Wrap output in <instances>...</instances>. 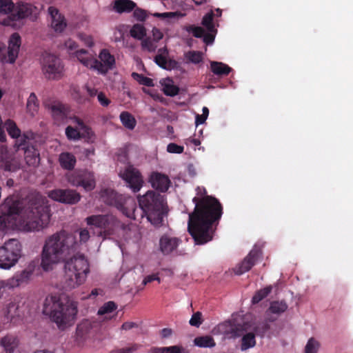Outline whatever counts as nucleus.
Wrapping results in <instances>:
<instances>
[{"label":"nucleus","mask_w":353,"mask_h":353,"mask_svg":"<svg viewBox=\"0 0 353 353\" xmlns=\"http://www.w3.org/2000/svg\"><path fill=\"white\" fill-rule=\"evenodd\" d=\"M0 230L17 225L19 216V225L26 232L40 230L48 225L50 219L49 207L39 194L29 197L24 205L14 196H8L0 205Z\"/></svg>","instance_id":"1"},{"label":"nucleus","mask_w":353,"mask_h":353,"mask_svg":"<svg viewBox=\"0 0 353 353\" xmlns=\"http://www.w3.org/2000/svg\"><path fill=\"white\" fill-rule=\"evenodd\" d=\"M198 196L192 199L194 211L189 214L188 230L195 243H208L213 239V224L218 222L223 214V207L214 196L207 195L204 187L196 189Z\"/></svg>","instance_id":"2"},{"label":"nucleus","mask_w":353,"mask_h":353,"mask_svg":"<svg viewBox=\"0 0 353 353\" xmlns=\"http://www.w3.org/2000/svg\"><path fill=\"white\" fill-rule=\"evenodd\" d=\"M77 312V303L68 298L50 295L44 301L43 313L50 316L51 320L61 330L74 323Z\"/></svg>","instance_id":"3"},{"label":"nucleus","mask_w":353,"mask_h":353,"mask_svg":"<svg viewBox=\"0 0 353 353\" xmlns=\"http://www.w3.org/2000/svg\"><path fill=\"white\" fill-rule=\"evenodd\" d=\"M90 272V263L87 257L79 252L74 245V252L69 256L64 263V283L65 288L74 289L85 283Z\"/></svg>","instance_id":"4"},{"label":"nucleus","mask_w":353,"mask_h":353,"mask_svg":"<svg viewBox=\"0 0 353 353\" xmlns=\"http://www.w3.org/2000/svg\"><path fill=\"white\" fill-rule=\"evenodd\" d=\"M138 202L142 211L141 216H145L154 225H162L163 218L168 211L164 195L149 190L143 195L138 196Z\"/></svg>","instance_id":"5"},{"label":"nucleus","mask_w":353,"mask_h":353,"mask_svg":"<svg viewBox=\"0 0 353 353\" xmlns=\"http://www.w3.org/2000/svg\"><path fill=\"white\" fill-rule=\"evenodd\" d=\"M77 244H44L41 254V266L44 271L52 270L53 266L66 259L74 252Z\"/></svg>","instance_id":"6"},{"label":"nucleus","mask_w":353,"mask_h":353,"mask_svg":"<svg viewBox=\"0 0 353 353\" xmlns=\"http://www.w3.org/2000/svg\"><path fill=\"white\" fill-rule=\"evenodd\" d=\"M101 198L105 203L115 207L125 216L136 219V203L132 198L119 194L108 188L101 191Z\"/></svg>","instance_id":"7"},{"label":"nucleus","mask_w":353,"mask_h":353,"mask_svg":"<svg viewBox=\"0 0 353 353\" xmlns=\"http://www.w3.org/2000/svg\"><path fill=\"white\" fill-rule=\"evenodd\" d=\"M86 243L90 238L89 231L85 229L72 230L63 228L50 236L45 243Z\"/></svg>","instance_id":"8"},{"label":"nucleus","mask_w":353,"mask_h":353,"mask_svg":"<svg viewBox=\"0 0 353 353\" xmlns=\"http://www.w3.org/2000/svg\"><path fill=\"white\" fill-rule=\"evenodd\" d=\"M23 256L21 244H3L0 246V269L10 270Z\"/></svg>","instance_id":"9"},{"label":"nucleus","mask_w":353,"mask_h":353,"mask_svg":"<svg viewBox=\"0 0 353 353\" xmlns=\"http://www.w3.org/2000/svg\"><path fill=\"white\" fill-rule=\"evenodd\" d=\"M63 65L61 59L52 54L43 56L41 70L45 77L48 80H59L63 76Z\"/></svg>","instance_id":"10"},{"label":"nucleus","mask_w":353,"mask_h":353,"mask_svg":"<svg viewBox=\"0 0 353 353\" xmlns=\"http://www.w3.org/2000/svg\"><path fill=\"white\" fill-rule=\"evenodd\" d=\"M68 181L72 185L83 187L86 191L95 188L94 174L87 170L74 171L68 176Z\"/></svg>","instance_id":"11"},{"label":"nucleus","mask_w":353,"mask_h":353,"mask_svg":"<svg viewBox=\"0 0 353 353\" xmlns=\"http://www.w3.org/2000/svg\"><path fill=\"white\" fill-rule=\"evenodd\" d=\"M34 271V265L29 264L23 270L15 272L12 277L4 280L6 288L12 290L21 285L28 283L32 279Z\"/></svg>","instance_id":"12"},{"label":"nucleus","mask_w":353,"mask_h":353,"mask_svg":"<svg viewBox=\"0 0 353 353\" xmlns=\"http://www.w3.org/2000/svg\"><path fill=\"white\" fill-rule=\"evenodd\" d=\"M119 174L134 192L140 190L143 181L140 172L137 169L129 165L123 172H120Z\"/></svg>","instance_id":"13"},{"label":"nucleus","mask_w":353,"mask_h":353,"mask_svg":"<svg viewBox=\"0 0 353 353\" xmlns=\"http://www.w3.org/2000/svg\"><path fill=\"white\" fill-rule=\"evenodd\" d=\"M37 12V7L32 4L23 1L18 2L15 10V13L9 16L8 20H4L3 24L6 26H11L12 24L10 21H17L27 18L33 14L35 15Z\"/></svg>","instance_id":"14"},{"label":"nucleus","mask_w":353,"mask_h":353,"mask_svg":"<svg viewBox=\"0 0 353 353\" xmlns=\"http://www.w3.org/2000/svg\"><path fill=\"white\" fill-rule=\"evenodd\" d=\"M48 196L63 203L75 204L80 201L81 195L73 190L56 189L51 190L48 194Z\"/></svg>","instance_id":"15"},{"label":"nucleus","mask_w":353,"mask_h":353,"mask_svg":"<svg viewBox=\"0 0 353 353\" xmlns=\"http://www.w3.org/2000/svg\"><path fill=\"white\" fill-rule=\"evenodd\" d=\"M261 256V252L260 250L256 248L252 249L244 259L234 268V274L241 275L248 272L255 265Z\"/></svg>","instance_id":"16"},{"label":"nucleus","mask_w":353,"mask_h":353,"mask_svg":"<svg viewBox=\"0 0 353 353\" xmlns=\"http://www.w3.org/2000/svg\"><path fill=\"white\" fill-rule=\"evenodd\" d=\"M100 61L94 59V70H97L101 74H106L110 70H112L115 64V59L109 50L103 49L99 55Z\"/></svg>","instance_id":"17"},{"label":"nucleus","mask_w":353,"mask_h":353,"mask_svg":"<svg viewBox=\"0 0 353 353\" xmlns=\"http://www.w3.org/2000/svg\"><path fill=\"white\" fill-rule=\"evenodd\" d=\"M46 107L50 111L55 123L59 125L67 119L69 110L65 105L59 102H54L46 105Z\"/></svg>","instance_id":"18"},{"label":"nucleus","mask_w":353,"mask_h":353,"mask_svg":"<svg viewBox=\"0 0 353 353\" xmlns=\"http://www.w3.org/2000/svg\"><path fill=\"white\" fill-rule=\"evenodd\" d=\"M21 301L14 299L4 308L3 314L7 322L15 323L22 314Z\"/></svg>","instance_id":"19"},{"label":"nucleus","mask_w":353,"mask_h":353,"mask_svg":"<svg viewBox=\"0 0 353 353\" xmlns=\"http://www.w3.org/2000/svg\"><path fill=\"white\" fill-rule=\"evenodd\" d=\"M21 44V39L19 33L14 32L11 34L8 41V62L14 63L18 57Z\"/></svg>","instance_id":"20"},{"label":"nucleus","mask_w":353,"mask_h":353,"mask_svg":"<svg viewBox=\"0 0 353 353\" xmlns=\"http://www.w3.org/2000/svg\"><path fill=\"white\" fill-rule=\"evenodd\" d=\"M87 224L94 225L100 230L99 234H104L103 240L108 239L105 229L109 224V216L108 215H92L86 218Z\"/></svg>","instance_id":"21"},{"label":"nucleus","mask_w":353,"mask_h":353,"mask_svg":"<svg viewBox=\"0 0 353 353\" xmlns=\"http://www.w3.org/2000/svg\"><path fill=\"white\" fill-rule=\"evenodd\" d=\"M150 181L154 188L163 192L168 190L170 183L168 176L159 172H153L150 176Z\"/></svg>","instance_id":"22"},{"label":"nucleus","mask_w":353,"mask_h":353,"mask_svg":"<svg viewBox=\"0 0 353 353\" xmlns=\"http://www.w3.org/2000/svg\"><path fill=\"white\" fill-rule=\"evenodd\" d=\"M134 17L137 19V20L139 21H144L147 19L149 13L141 8H137L134 9L133 12ZM154 17L161 18V19H166V18H174L177 15L176 12H154L153 14H150Z\"/></svg>","instance_id":"23"},{"label":"nucleus","mask_w":353,"mask_h":353,"mask_svg":"<svg viewBox=\"0 0 353 353\" xmlns=\"http://www.w3.org/2000/svg\"><path fill=\"white\" fill-rule=\"evenodd\" d=\"M117 305L113 301L104 303L98 310L97 314L101 320H110L117 315Z\"/></svg>","instance_id":"24"},{"label":"nucleus","mask_w":353,"mask_h":353,"mask_svg":"<svg viewBox=\"0 0 353 353\" xmlns=\"http://www.w3.org/2000/svg\"><path fill=\"white\" fill-rule=\"evenodd\" d=\"M0 168L9 172H14L17 168V165L12 163L7 148L2 145H0Z\"/></svg>","instance_id":"25"},{"label":"nucleus","mask_w":353,"mask_h":353,"mask_svg":"<svg viewBox=\"0 0 353 353\" xmlns=\"http://www.w3.org/2000/svg\"><path fill=\"white\" fill-rule=\"evenodd\" d=\"M24 158L30 166H37L40 162V154L34 143L24 150Z\"/></svg>","instance_id":"26"},{"label":"nucleus","mask_w":353,"mask_h":353,"mask_svg":"<svg viewBox=\"0 0 353 353\" xmlns=\"http://www.w3.org/2000/svg\"><path fill=\"white\" fill-rule=\"evenodd\" d=\"M59 163L63 169L72 170L75 167L77 159L73 154L68 152H64L59 154Z\"/></svg>","instance_id":"27"},{"label":"nucleus","mask_w":353,"mask_h":353,"mask_svg":"<svg viewBox=\"0 0 353 353\" xmlns=\"http://www.w3.org/2000/svg\"><path fill=\"white\" fill-rule=\"evenodd\" d=\"M14 139H15L14 146L17 150H23L24 151L34 142L33 134L31 132H25L23 134L21 133L19 137Z\"/></svg>","instance_id":"28"},{"label":"nucleus","mask_w":353,"mask_h":353,"mask_svg":"<svg viewBox=\"0 0 353 353\" xmlns=\"http://www.w3.org/2000/svg\"><path fill=\"white\" fill-rule=\"evenodd\" d=\"M96 325V322L85 320L77 325L76 334L77 339H83L90 334Z\"/></svg>","instance_id":"29"},{"label":"nucleus","mask_w":353,"mask_h":353,"mask_svg":"<svg viewBox=\"0 0 353 353\" xmlns=\"http://www.w3.org/2000/svg\"><path fill=\"white\" fill-rule=\"evenodd\" d=\"M19 339L14 335H6L1 338L0 344L6 353H13L19 345Z\"/></svg>","instance_id":"30"},{"label":"nucleus","mask_w":353,"mask_h":353,"mask_svg":"<svg viewBox=\"0 0 353 353\" xmlns=\"http://www.w3.org/2000/svg\"><path fill=\"white\" fill-rule=\"evenodd\" d=\"M136 6L132 0H115L113 8L118 13L130 12L136 8Z\"/></svg>","instance_id":"31"},{"label":"nucleus","mask_w":353,"mask_h":353,"mask_svg":"<svg viewBox=\"0 0 353 353\" xmlns=\"http://www.w3.org/2000/svg\"><path fill=\"white\" fill-rule=\"evenodd\" d=\"M210 70L218 77L228 76L232 71V68L227 64L215 61L210 62Z\"/></svg>","instance_id":"32"},{"label":"nucleus","mask_w":353,"mask_h":353,"mask_svg":"<svg viewBox=\"0 0 353 353\" xmlns=\"http://www.w3.org/2000/svg\"><path fill=\"white\" fill-rule=\"evenodd\" d=\"M75 55L77 59L85 67L93 69L94 59L87 50L81 49L76 50Z\"/></svg>","instance_id":"33"},{"label":"nucleus","mask_w":353,"mask_h":353,"mask_svg":"<svg viewBox=\"0 0 353 353\" xmlns=\"http://www.w3.org/2000/svg\"><path fill=\"white\" fill-rule=\"evenodd\" d=\"M287 309L288 305L284 301H273L270 303V307L268 308L267 313L268 315L272 314L279 316L281 314L285 312Z\"/></svg>","instance_id":"34"},{"label":"nucleus","mask_w":353,"mask_h":353,"mask_svg":"<svg viewBox=\"0 0 353 353\" xmlns=\"http://www.w3.org/2000/svg\"><path fill=\"white\" fill-rule=\"evenodd\" d=\"M39 101L35 93L32 92L27 101L26 108L28 112L32 117H34L38 112L39 110Z\"/></svg>","instance_id":"35"},{"label":"nucleus","mask_w":353,"mask_h":353,"mask_svg":"<svg viewBox=\"0 0 353 353\" xmlns=\"http://www.w3.org/2000/svg\"><path fill=\"white\" fill-rule=\"evenodd\" d=\"M194 344L199 347H213L216 345L214 339L209 335L197 336L194 339Z\"/></svg>","instance_id":"36"},{"label":"nucleus","mask_w":353,"mask_h":353,"mask_svg":"<svg viewBox=\"0 0 353 353\" xmlns=\"http://www.w3.org/2000/svg\"><path fill=\"white\" fill-rule=\"evenodd\" d=\"M120 120L123 126L129 130H133L137 124L134 117L128 112L123 111L120 114Z\"/></svg>","instance_id":"37"},{"label":"nucleus","mask_w":353,"mask_h":353,"mask_svg":"<svg viewBox=\"0 0 353 353\" xmlns=\"http://www.w3.org/2000/svg\"><path fill=\"white\" fill-rule=\"evenodd\" d=\"M255 344L254 334L252 332L247 333L243 336L241 349L242 351H245L249 348L253 347Z\"/></svg>","instance_id":"38"},{"label":"nucleus","mask_w":353,"mask_h":353,"mask_svg":"<svg viewBox=\"0 0 353 353\" xmlns=\"http://www.w3.org/2000/svg\"><path fill=\"white\" fill-rule=\"evenodd\" d=\"M5 127L8 134L13 139L19 137L21 133V130L17 127L16 123L11 119L6 121Z\"/></svg>","instance_id":"39"},{"label":"nucleus","mask_w":353,"mask_h":353,"mask_svg":"<svg viewBox=\"0 0 353 353\" xmlns=\"http://www.w3.org/2000/svg\"><path fill=\"white\" fill-rule=\"evenodd\" d=\"M214 13L211 11L206 14L202 19L201 24L205 27L208 32H216V30L213 23Z\"/></svg>","instance_id":"40"},{"label":"nucleus","mask_w":353,"mask_h":353,"mask_svg":"<svg viewBox=\"0 0 353 353\" xmlns=\"http://www.w3.org/2000/svg\"><path fill=\"white\" fill-rule=\"evenodd\" d=\"M168 82L163 85V92L166 96L174 97L179 92V88L178 86L172 83V81L170 79L168 80Z\"/></svg>","instance_id":"41"},{"label":"nucleus","mask_w":353,"mask_h":353,"mask_svg":"<svg viewBox=\"0 0 353 353\" xmlns=\"http://www.w3.org/2000/svg\"><path fill=\"white\" fill-rule=\"evenodd\" d=\"M51 26L55 32H61L66 27V22L65 18L61 14L57 17V19H52Z\"/></svg>","instance_id":"42"},{"label":"nucleus","mask_w":353,"mask_h":353,"mask_svg":"<svg viewBox=\"0 0 353 353\" xmlns=\"http://www.w3.org/2000/svg\"><path fill=\"white\" fill-rule=\"evenodd\" d=\"M146 34L145 29L141 24H135L130 30V35L137 39H142Z\"/></svg>","instance_id":"43"},{"label":"nucleus","mask_w":353,"mask_h":353,"mask_svg":"<svg viewBox=\"0 0 353 353\" xmlns=\"http://www.w3.org/2000/svg\"><path fill=\"white\" fill-rule=\"evenodd\" d=\"M272 291V287H266L262 290H259L256 292L252 299V303L253 304L258 303L261 300L265 299Z\"/></svg>","instance_id":"44"},{"label":"nucleus","mask_w":353,"mask_h":353,"mask_svg":"<svg viewBox=\"0 0 353 353\" xmlns=\"http://www.w3.org/2000/svg\"><path fill=\"white\" fill-rule=\"evenodd\" d=\"M319 348V342L314 338H310L305 347V353H318Z\"/></svg>","instance_id":"45"},{"label":"nucleus","mask_w":353,"mask_h":353,"mask_svg":"<svg viewBox=\"0 0 353 353\" xmlns=\"http://www.w3.org/2000/svg\"><path fill=\"white\" fill-rule=\"evenodd\" d=\"M168 50L166 48H160L159 50V54L154 57L155 63L161 68L164 69L167 64V59L163 54H168Z\"/></svg>","instance_id":"46"},{"label":"nucleus","mask_w":353,"mask_h":353,"mask_svg":"<svg viewBox=\"0 0 353 353\" xmlns=\"http://www.w3.org/2000/svg\"><path fill=\"white\" fill-rule=\"evenodd\" d=\"M132 77L136 79L140 84L152 87L154 86L153 80L151 78L143 76V74L133 72L132 74Z\"/></svg>","instance_id":"47"},{"label":"nucleus","mask_w":353,"mask_h":353,"mask_svg":"<svg viewBox=\"0 0 353 353\" xmlns=\"http://www.w3.org/2000/svg\"><path fill=\"white\" fill-rule=\"evenodd\" d=\"M14 4L12 0H0V12L8 14L14 10Z\"/></svg>","instance_id":"48"},{"label":"nucleus","mask_w":353,"mask_h":353,"mask_svg":"<svg viewBox=\"0 0 353 353\" xmlns=\"http://www.w3.org/2000/svg\"><path fill=\"white\" fill-rule=\"evenodd\" d=\"M186 58L193 63H199L203 59L202 52L199 51H190L186 54Z\"/></svg>","instance_id":"49"},{"label":"nucleus","mask_w":353,"mask_h":353,"mask_svg":"<svg viewBox=\"0 0 353 353\" xmlns=\"http://www.w3.org/2000/svg\"><path fill=\"white\" fill-rule=\"evenodd\" d=\"M65 135L70 140H79L80 139V131L70 125L65 128Z\"/></svg>","instance_id":"50"},{"label":"nucleus","mask_w":353,"mask_h":353,"mask_svg":"<svg viewBox=\"0 0 353 353\" xmlns=\"http://www.w3.org/2000/svg\"><path fill=\"white\" fill-rule=\"evenodd\" d=\"M160 249L164 254H176L178 244H160Z\"/></svg>","instance_id":"51"},{"label":"nucleus","mask_w":353,"mask_h":353,"mask_svg":"<svg viewBox=\"0 0 353 353\" xmlns=\"http://www.w3.org/2000/svg\"><path fill=\"white\" fill-rule=\"evenodd\" d=\"M156 42L151 40L150 38H146L142 41L141 46L145 50L150 52H154L157 49Z\"/></svg>","instance_id":"52"},{"label":"nucleus","mask_w":353,"mask_h":353,"mask_svg":"<svg viewBox=\"0 0 353 353\" xmlns=\"http://www.w3.org/2000/svg\"><path fill=\"white\" fill-rule=\"evenodd\" d=\"M186 30L188 32H192L193 36L196 38H202L203 36H204L205 30L201 27L190 26Z\"/></svg>","instance_id":"53"},{"label":"nucleus","mask_w":353,"mask_h":353,"mask_svg":"<svg viewBox=\"0 0 353 353\" xmlns=\"http://www.w3.org/2000/svg\"><path fill=\"white\" fill-rule=\"evenodd\" d=\"M201 316L202 314L200 312H196V313L193 314L189 321L190 324L196 327H199L202 323Z\"/></svg>","instance_id":"54"},{"label":"nucleus","mask_w":353,"mask_h":353,"mask_svg":"<svg viewBox=\"0 0 353 353\" xmlns=\"http://www.w3.org/2000/svg\"><path fill=\"white\" fill-rule=\"evenodd\" d=\"M80 131V139L84 138L87 139H91L93 136L92 130L90 128L87 126L86 125L85 126H83L82 128L79 130Z\"/></svg>","instance_id":"55"},{"label":"nucleus","mask_w":353,"mask_h":353,"mask_svg":"<svg viewBox=\"0 0 353 353\" xmlns=\"http://www.w3.org/2000/svg\"><path fill=\"white\" fill-rule=\"evenodd\" d=\"M183 146L179 145L174 143H169L167 146V151L170 153L181 154L183 152Z\"/></svg>","instance_id":"56"},{"label":"nucleus","mask_w":353,"mask_h":353,"mask_svg":"<svg viewBox=\"0 0 353 353\" xmlns=\"http://www.w3.org/2000/svg\"><path fill=\"white\" fill-rule=\"evenodd\" d=\"M159 243H179V239L176 237L172 236L171 232L165 233L161 236L159 240Z\"/></svg>","instance_id":"57"},{"label":"nucleus","mask_w":353,"mask_h":353,"mask_svg":"<svg viewBox=\"0 0 353 353\" xmlns=\"http://www.w3.org/2000/svg\"><path fill=\"white\" fill-rule=\"evenodd\" d=\"M97 99L99 103L103 107L108 106L111 102V101L102 92H99L97 94Z\"/></svg>","instance_id":"58"},{"label":"nucleus","mask_w":353,"mask_h":353,"mask_svg":"<svg viewBox=\"0 0 353 353\" xmlns=\"http://www.w3.org/2000/svg\"><path fill=\"white\" fill-rule=\"evenodd\" d=\"M216 33V32H208V33L204 32V36H203V37H202L203 42L205 43H206L207 45L212 44L214 41Z\"/></svg>","instance_id":"59"},{"label":"nucleus","mask_w":353,"mask_h":353,"mask_svg":"<svg viewBox=\"0 0 353 353\" xmlns=\"http://www.w3.org/2000/svg\"><path fill=\"white\" fill-rule=\"evenodd\" d=\"M137 348L138 346L137 345H133L128 347L112 350V352H110V353H132L135 352L137 350Z\"/></svg>","instance_id":"60"},{"label":"nucleus","mask_w":353,"mask_h":353,"mask_svg":"<svg viewBox=\"0 0 353 353\" xmlns=\"http://www.w3.org/2000/svg\"><path fill=\"white\" fill-rule=\"evenodd\" d=\"M153 281H157L159 283H161V279L159 278L158 274H153L145 276L142 282V284L145 285Z\"/></svg>","instance_id":"61"},{"label":"nucleus","mask_w":353,"mask_h":353,"mask_svg":"<svg viewBox=\"0 0 353 353\" xmlns=\"http://www.w3.org/2000/svg\"><path fill=\"white\" fill-rule=\"evenodd\" d=\"M245 329L243 326L238 325L232 329L231 336L233 338L239 337L243 334Z\"/></svg>","instance_id":"62"},{"label":"nucleus","mask_w":353,"mask_h":353,"mask_svg":"<svg viewBox=\"0 0 353 353\" xmlns=\"http://www.w3.org/2000/svg\"><path fill=\"white\" fill-rule=\"evenodd\" d=\"M179 67V63L174 59H167V64L165 65V70H171L177 69Z\"/></svg>","instance_id":"63"},{"label":"nucleus","mask_w":353,"mask_h":353,"mask_svg":"<svg viewBox=\"0 0 353 353\" xmlns=\"http://www.w3.org/2000/svg\"><path fill=\"white\" fill-rule=\"evenodd\" d=\"M65 46L68 50L72 52L73 50H77V48L78 47V45L74 41H73L71 39H69L65 41Z\"/></svg>","instance_id":"64"}]
</instances>
